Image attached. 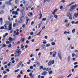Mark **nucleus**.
<instances>
[{
    "label": "nucleus",
    "instance_id": "338daca9",
    "mask_svg": "<svg viewBox=\"0 0 78 78\" xmlns=\"http://www.w3.org/2000/svg\"><path fill=\"white\" fill-rule=\"evenodd\" d=\"M26 44H28V43H29V41H28V40L26 41Z\"/></svg>",
    "mask_w": 78,
    "mask_h": 78
},
{
    "label": "nucleus",
    "instance_id": "052dcab7",
    "mask_svg": "<svg viewBox=\"0 0 78 78\" xmlns=\"http://www.w3.org/2000/svg\"><path fill=\"white\" fill-rule=\"evenodd\" d=\"M58 78H64V77L63 76H61L58 77Z\"/></svg>",
    "mask_w": 78,
    "mask_h": 78
},
{
    "label": "nucleus",
    "instance_id": "cd10ccee",
    "mask_svg": "<svg viewBox=\"0 0 78 78\" xmlns=\"http://www.w3.org/2000/svg\"><path fill=\"white\" fill-rule=\"evenodd\" d=\"M53 73V71H51L49 73V75H51V73Z\"/></svg>",
    "mask_w": 78,
    "mask_h": 78
},
{
    "label": "nucleus",
    "instance_id": "dca6fc26",
    "mask_svg": "<svg viewBox=\"0 0 78 78\" xmlns=\"http://www.w3.org/2000/svg\"><path fill=\"white\" fill-rule=\"evenodd\" d=\"M37 66H41V64L39 62H37Z\"/></svg>",
    "mask_w": 78,
    "mask_h": 78
},
{
    "label": "nucleus",
    "instance_id": "412c9836",
    "mask_svg": "<svg viewBox=\"0 0 78 78\" xmlns=\"http://www.w3.org/2000/svg\"><path fill=\"white\" fill-rule=\"evenodd\" d=\"M9 41L11 42V41H12V37H9Z\"/></svg>",
    "mask_w": 78,
    "mask_h": 78
},
{
    "label": "nucleus",
    "instance_id": "7ed1b4c3",
    "mask_svg": "<svg viewBox=\"0 0 78 78\" xmlns=\"http://www.w3.org/2000/svg\"><path fill=\"white\" fill-rule=\"evenodd\" d=\"M55 63V60H52V61L50 60L48 63V66H51L52 64H53Z\"/></svg>",
    "mask_w": 78,
    "mask_h": 78
},
{
    "label": "nucleus",
    "instance_id": "39448f33",
    "mask_svg": "<svg viewBox=\"0 0 78 78\" xmlns=\"http://www.w3.org/2000/svg\"><path fill=\"white\" fill-rule=\"evenodd\" d=\"M58 56L59 59H60V60H62V58H61V52L60 51L58 52Z\"/></svg>",
    "mask_w": 78,
    "mask_h": 78
},
{
    "label": "nucleus",
    "instance_id": "ddd939ff",
    "mask_svg": "<svg viewBox=\"0 0 78 78\" xmlns=\"http://www.w3.org/2000/svg\"><path fill=\"white\" fill-rule=\"evenodd\" d=\"M70 23H67L66 24L65 26L66 27H69V26H70Z\"/></svg>",
    "mask_w": 78,
    "mask_h": 78
},
{
    "label": "nucleus",
    "instance_id": "69168bd1",
    "mask_svg": "<svg viewBox=\"0 0 78 78\" xmlns=\"http://www.w3.org/2000/svg\"><path fill=\"white\" fill-rule=\"evenodd\" d=\"M31 42H34V39H32L31 41Z\"/></svg>",
    "mask_w": 78,
    "mask_h": 78
},
{
    "label": "nucleus",
    "instance_id": "37998d69",
    "mask_svg": "<svg viewBox=\"0 0 78 78\" xmlns=\"http://www.w3.org/2000/svg\"><path fill=\"white\" fill-rule=\"evenodd\" d=\"M8 19L9 20V21H11V19L10 18V16H9L8 17Z\"/></svg>",
    "mask_w": 78,
    "mask_h": 78
},
{
    "label": "nucleus",
    "instance_id": "0eeeda50",
    "mask_svg": "<svg viewBox=\"0 0 78 78\" xmlns=\"http://www.w3.org/2000/svg\"><path fill=\"white\" fill-rule=\"evenodd\" d=\"M41 47L42 48V49H44V50H46V48L45 47V44H42L41 45Z\"/></svg>",
    "mask_w": 78,
    "mask_h": 78
},
{
    "label": "nucleus",
    "instance_id": "72a5a7b5",
    "mask_svg": "<svg viewBox=\"0 0 78 78\" xmlns=\"http://www.w3.org/2000/svg\"><path fill=\"white\" fill-rule=\"evenodd\" d=\"M50 44H47L46 45V46L47 47H50Z\"/></svg>",
    "mask_w": 78,
    "mask_h": 78
},
{
    "label": "nucleus",
    "instance_id": "49530a36",
    "mask_svg": "<svg viewBox=\"0 0 78 78\" xmlns=\"http://www.w3.org/2000/svg\"><path fill=\"white\" fill-rule=\"evenodd\" d=\"M21 9L22 10H23V11H24V10H25V7H22L21 8Z\"/></svg>",
    "mask_w": 78,
    "mask_h": 78
},
{
    "label": "nucleus",
    "instance_id": "5fc2aeb1",
    "mask_svg": "<svg viewBox=\"0 0 78 78\" xmlns=\"http://www.w3.org/2000/svg\"><path fill=\"white\" fill-rule=\"evenodd\" d=\"M11 46H12V45H11V44H10L9 46H8V48H9L10 47H11Z\"/></svg>",
    "mask_w": 78,
    "mask_h": 78
},
{
    "label": "nucleus",
    "instance_id": "9b49d317",
    "mask_svg": "<svg viewBox=\"0 0 78 78\" xmlns=\"http://www.w3.org/2000/svg\"><path fill=\"white\" fill-rule=\"evenodd\" d=\"M64 34H70V32H67V31H65L64 32Z\"/></svg>",
    "mask_w": 78,
    "mask_h": 78
},
{
    "label": "nucleus",
    "instance_id": "8fccbe9b",
    "mask_svg": "<svg viewBox=\"0 0 78 78\" xmlns=\"http://www.w3.org/2000/svg\"><path fill=\"white\" fill-rule=\"evenodd\" d=\"M74 65H76L78 64V63L77 62H75L74 63Z\"/></svg>",
    "mask_w": 78,
    "mask_h": 78
},
{
    "label": "nucleus",
    "instance_id": "5701e85b",
    "mask_svg": "<svg viewBox=\"0 0 78 78\" xmlns=\"http://www.w3.org/2000/svg\"><path fill=\"white\" fill-rule=\"evenodd\" d=\"M39 68H40V70H42V69H43L44 67H43V66H41Z\"/></svg>",
    "mask_w": 78,
    "mask_h": 78
},
{
    "label": "nucleus",
    "instance_id": "4be33fe9",
    "mask_svg": "<svg viewBox=\"0 0 78 78\" xmlns=\"http://www.w3.org/2000/svg\"><path fill=\"white\" fill-rule=\"evenodd\" d=\"M24 41H25V38H23L21 40V41L22 42H24Z\"/></svg>",
    "mask_w": 78,
    "mask_h": 78
},
{
    "label": "nucleus",
    "instance_id": "c756f323",
    "mask_svg": "<svg viewBox=\"0 0 78 78\" xmlns=\"http://www.w3.org/2000/svg\"><path fill=\"white\" fill-rule=\"evenodd\" d=\"M15 15H18V12L17 11L15 12Z\"/></svg>",
    "mask_w": 78,
    "mask_h": 78
},
{
    "label": "nucleus",
    "instance_id": "79ce46f5",
    "mask_svg": "<svg viewBox=\"0 0 78 78\" xmlns=\"http://www.w3.org/2000/svg\"><path fill=\"white\" fill-rule=\"evenodd\" d=\"M34 24V22L32 21L31 23V25H33Z\"/></svg>",
    "mask_w": 78,
    "mask_h": 78
},
{
    "label": "nucleus",
    "instance_id": "4468645a",
    "mask_svg": "<svg viewBox=\"0 0 78 78\" xmlns=\"http://www.w3.org/2000/svg\"><path fill=\"white\" fill-rule=\"evenodd\" d=\"M0 22L1 23V25H2L3 23V19L2 18H0Z\"/></svg>",
    "mask_w": 78,
    "mask_h": 78
},
{
    "label": "nucleus",
    "instance_id": "bf43d9fd",
    "mask_svg": "<svg viewBox=\"0 0 78 78\" xmlns=\"http://www.w3.org/2000/svg\"><path fill=\"white\" fill-rule=\"evenodd\" d=\"M17 17V16H13V18H14V19L16 18Z\"/></svg>",
    "mask_w": 78,
    "mask_h": 78
},
{
    "label": "nucleus",
    "instance_id": "f3484780",
    "mask_svg": "<svg viewBox=\"0 0 78 78\" xmlns=\"http://www.w3.org/2000/svg\"><path fill=\"white\" fill-rule=\"evenodd\" d=\"M11 2L9 1V2H6L7 4V5H11Z\"/></svg>",
    "mask_w": 78,
    "mask_h": 78
},
{
    "label": "nucleus",
    "instance_id": "c9c22d12",
    "mask_svg": "<svg viewBox=\"0 0 78 78\" xmlns=\"http://www.w3.org/2000/svg\"><path fill=\"white\" fill-rule=\"evenodd\" d=\"M72 76V74H70L68 76H67V78H69L70 76Z\"/></svg>",
    "mask_w": 78,
    "mask_h": 78
},
{
    "label": "nucleus",
    "instance_id": "b1692460",
    "mask_svg": "<svg viewBox=\"0 0 78 78\" xmlns=\"http://www.w3.org/2000/svg\"><path fill=\"white\" fill-rule=\"evenodd\" d=\"M75 32V29H73L72 30V33H74Z\"/></svg>",
    "mask_w": 78,
    "mask_h": 78
},
{
    "label": "nucleus",
    "instance_id": "58836bf2",
    "mask_svg": "<svg viewBox=\"0 0 78 78\" xmlns=\"http://www.w3.org/2000/svg\"><path fill=\"white\" fill-rule=\"evenodd\" d=\"M55 18H57L58 17V16L56 15H55L54 16Z\"/></svg>",
    "mask_w": 78,
    "mask_h": 78
},
{
    "label": "nucleus",
    "instance_id": "473e14b6",
    "mask_svg": "<svg viewBox=\"0 0 78 78\" xmlns=\"http://www.w3.org/2000/svg\"><path fill=\"white\" fill-rule=\"evenodd\" d=\"M4 28L5 27H4L2 26L0 28V29L1 30H3V29H4Z\"/></svg>",
    "mask_w": 78,
    "mask_h": 78
},
{
    "label": "nucleus",
    "instance_id": "3c124183",
    "mask_svg": "<svg viewBox=\"0 0 78 78\" xmlns=\"http://www.w3.org/2000/svg\"><path fill=\"white\" fill-rule=\"evenodd\" d=\"M30 69H33V66H30Z\"/></svg>",
    "mask_w": 78,
    "mask_h": 78
},
{
    "label": "nucleus",
    "instance_id": "20e7f679",
    "mask_svg": "<svg viewBox=\"0 0 78 78\" xmlns=\"http://www.w3.org/2000/svg\"><path fill=\"white\" fill-rule=\"evenodd\" d=\"M29 76H30V78H34L35 76L34 75L32 74V73H30L29 74Z\"/></svg>",
    "mask_w": 78,
    "mask_h": 78
},
{
    "label": "nucleus",
    "instance_id": "1a4fd4ad",
    "mask_svg": "<svg viewBox=\"0 0 78 78\" xmlns=\"http://www.w3.org/2000/svg\"><path fill=\"white\" fill-rule=\"evenodd\" d=\"M12 24H10L9 26V30L10 31L11 30H12Z\"/></svg>",
    "mask_w": 78,
    "mask_h": 78
},
{
    "label": "nucleus",
    "instance_id": "f257e3e1",
    "mask_svg": "<svg viewBox=\"0 0 78 78\" xmlns=\"http://www.w3.org/2000/svg\"><path fill=\"white\" fill-rule=\"evenodd\" d=\"M78 4H75L74 5H72L70 7V9L71 10H74L76 8V7L78 6Z\"/></svg>",
    "mask_w": 78,
    "mask_h": 78
},
{
    "label": "nucleus",
    "instance_id": "774afa93",
    "mask_svg": "<svg viewBox=\"0 0 78 78\" xmlns=\"http://www.w3.org/2000/svg\"><path fill=\"white\" fill-rule=\"evenodd\" d=\"M21 76L20 75H19L18 76H17V78H20Z\"/></svg>",
    "mask_w": 78,
    "mask_h": 78
},
{
    "label": "nucleus",
    "instance_id": "a211bd4d",
    "mask_svg": "<svg viewBox=\"0 0 78 78\" xmlns=\"http://www.w3.org/2000/svg\"><path fill=\"white\" fill-rule=\"evenodd\" d=\"M70 61V56H69L68 58V61L69 62Z\"/></svg>",
    "mask_w": 78,
    "mask_h": 78
},
{
    "label": "nucleus",
    "instance_id": "de8ad7c7",
    "mask_svg": "<svg viewBox=\"0 0 78 78\" xmlns=\"http://www.w3.org/2000/svg\"><path fill=\"white\" fill-rule=\"evenodd\" d=\"M68 22V20H66L65 21V23H67Z\"/></svg>",
    "mask_w": 78,
    "mask_h": 78
},
{
    "label": "nucleus",
    "instance_id": "2f4dec72",
    "mask_svg": "<svg viewBox=\"0 0 78 78\" xmlns=\"http://www.w3.org/2000/svg\"><path fill=\"white\" fill-rule=\"evenodd\" d=\"M51 44L52 45H55V43L54 42L51 43Z\"/></svg>",
    "mask_w": 78,
    "mask_h": 78
},
{
    "label": "nucleus",
    "instance_id": "e2e57ef3",
    "mask_svg": "<svg viewBox=\"0 0 78 78\" xmlns=\"http://www.w3.org/2000/svg\"><path fill=\"white\" fill-rule=\"evenodd\" d=\"M71 70H72V72H74V69H72Z\"/></svg>",
    "mask_w": 78,
    "mask_h": 78
},
{
    "label": "nucleus",
    "instance_id": "c85d7f7f",
    "mask_svg": "<svg viewBox=\"0 0 78 78\" xmlns=\"http://www.w3.org/2000/svg\"><path fill=\"white\" fill-rule=\"evenodd\" d=\"M4 11L2 10L1 11V12H0V14H3V13H4Z\"/></svg>",
    "mask_w": 78,
    "mask_h": 78
},
{
    "label": "nucleus",
    "instance_id": "aec40b11",
    "mask_svg": "<svg viewBox=\"0 0 78 78\" xmlns=\"http://www.w3.org/2000/svg\"><path fill=\"white\" fill-rule=\"evenodd\" d=\"M23 16H21V17L20 19H23V18H24V17H25V16H24V15H23V14H22Z\"/></svg>",
    "mask_w": 78,
    "mask_h": 78
},
{
    "label": "nucleus",
    "instance_id": "603ef678",
    "mask_svg": "<svg viewBox=\"0 0 78 78\" xmlns=\"http://www.w3.org/2000/svg\"><path fill=\"white\" fill-rule=\"evenodd\" d=\"M43 43L44 44H47V42L46 41H44L43 42Z\"/></svg>",
    "mask_w": 78,
    "mask_h": 78
},
{
    "label": "nucleus",
    "instance_id": "6e6d98bb",
    "mask_svg": "<svg viewBox=\"0 0 78 78\" xmlns=\"http://www.w3.org/2000/svg\"><path fill=\"white\" fill-rule=\"evenodd\" d=\"M57 10H58V9H56L54 11V13L56 12V11H57Z\"/></svg>",
    "mask_w": 78,
    "mask_h": 78
},
{
    "label": "nucleus",
    "instance_id": "4c0bfd02",
    "mask_svg": "<svg viewBox=\"0 0 78 78\" xmlns=\"http://www.w3.org/2000/svg\"><path fill=\"white\" fill-rule=\"evenodd\" d=\"M75 54L73 53V54H72V56L73 57H74V56H75Z\"/></svg>",
    "mask_w": 78,
    "mask_h": 78
},
{
    "label": "nucleus",
    "instance_id": "f03ea898",
    "mask_svg": "<svg viewBox=\"0 0 78 78\" xmlns=\"http://www.w3.org/2000/svg\"><path fill=\"white\" fill-rule=\"evenodd\" d=\"M66 16L69 18L70 20H72V16L69 13H68L67 14Z\"/></svg>",
    "mask_w": 78,
    "mask_h": 78
},
{
    "label": "nucleus",
    "instance_id": "13d9d810",
    "mask_svg": "<svg viewBox=\"0 0 78 78\" xmlns=\"http://www.w3.org/2000/svg\"><path fill=\"white\" fill-rule=\"evenodd\" d=\"M78 65H76V66H74V68L75 69V68H76L78 67Z\"/></svg>",
    "mask_w": 78,
    "mask_h": 78
},
{
    "label": "nucleus",
    "instance_id": "4d7b16f0",
    "mask_svg": "<svg viewBox=\"0 0 78 78\" xmlns=\"http://www.w3.org/2000/svg\"><path fill=\"white\" fill-rule=\"evenodd\" d=\"M5 7V5H2V8L3 9H4Z\"/></svg>",
    "mask_w": 78,
    "mask_h": 78
},
{
    "label": "nucleus",
    "instance_id": "9d476101",
    "mask_svg": "<svg viewBox=\"0 0 78 78\" xmlns=\"http://www.w3.org/2000/svg\"><path fill=\"white\" fill-rule=\"evenodd\" d=\"M47 72L46 71H44L43 73H42V75L43 76H45L47 75Z\"/></svg>",
    "mask_w": 78,
    "mask_h": 78
},
{
    "label": "nucleus",
    "instance_id": "423d86ee",
    "mask_svg": "<svg viewBox=\"0 0 78 78\" xmlns=\"http://www.w3.org/2000/svg\"><path fill=\"white\" fill-rule=\"evenodd\" d=\"M22 61H21L18 63L17 66V68H19V67L21 66V64H22Z\"/></svg>",
    "mask_w": 78,
    "mask_h": 78
},
{
    "label": "nucleus",
    "instance_id": "0e129e2a",
    "mask_svg": "<svg viewBox=\"0 0 78 78\" xmlns=\"http://www.w3.org/2000/svg\"><path fill=\"white\" fill-rule=\"evenodd\" d=\"M53 52H54V55H56V53H57V52H55V51H53Z\"/></svg>",
    "mask_w": 78,
    "mask_h": 78
},
{
    "label": "nucleus",
    "instance_id": "f704fd0d",
    "mask_svg": "<svg viewBox=\"0 0 78 78\" xmlns=\"http://www.w3.org/2000/svg\"><path fill=\"white\" fill-rule=\"evenodd\" d=\"M24 47V46H23V45L22 44L21 46V48H23Z\"/></svg>",
    "mask_w": 78,
    "mask_h": 78
},
{
    "label": "nucleus",
    "instance_id": "c03bdc74",
    "mask_svg": "<svg viewBox=\"0 0 78 78\" xmlns=\"http://www.w3.org/2000/svg\"><path fill=\"white\" fill-rule=\"evenodd\" d=\"M61 2H62V3H65V2H66V1L62 0L61 1Z\"/></svg>",
    "mask_w": 78,
    "mask_h": 78
},
{
    "label": "nucleus",
    "instance_id": "09e8293b",
    "mask_svg": "<svg viewBox=\"0 0 78 78\" xmlns=\"http://www.w3.org/2000/svg\"><path fill=\"white\" fill-rule=\"evenodd\" d=\"M19 34V32H17L16 33V36H18Z\"/></svg>",
    "mask_w": 78,
    "mask_h": 78
},
{
    "label": "nucleus",
    "instance_id": "680f3d73",
    "mask_svg": "<svg viewBox=\"0 0 78 78\" xmlns=\"http://www.w3.org/2000/svg\"><path fill=\"white\" fill-rule=\"evenodd\" d=\"M39 49H37L35 50V51H39Z\"/></svg>",
    "mask_w": 78,
    "mask_h": 78
},
{
    "label": "nucleus",
    "instance_id": "6ab92c4d",
    "mask_svg": "<svg viewBox=\"0 0 78 78\" xmlns=\"http://www.w3.org/2000/svg\"><path fill=\"white\" fill-rule=\"evenodd\" d=\"M39 16H40V17L39 18V19H41V18H42V14H41V12H40V14L39 15Z\"/></svg>",
    "mask_w": 78,
    "mask_h": 78
},
{
    "label": "nucleus",
    "instance_id": "a19ab883",
    "mask_svg": "<svg viewBox=\"0 0 78 78\" xmlns=\"http://www.w3.org/2000/svg\"><path fill=\"white\" fill-rule=\"evenodd\" d=\"M7 77H8V75H5L3 78H7Z\"/></svg>",
    "mask_w": 78,
    "mask_h": 78
},
{
    "label": "nucleus",
    "instance_id": "a878e982",
    "mask_svg": "<svg viewBox=\"0 0 78 78\" xmlns=\"http://www.w3.org/2000/svg\"><path fill=\"white\" fill-rule=\"evenodd\" d=\"M19 70H20V69H18L17 70H15V71L14 72H15V73H16L17 72H19Z\"/></svg>",
    "mask_w": 78,
    "mask_h": 78
},
{
    "label": "nucleus",
    "instance_id": "e433bc0d",
    "mask_svg": "<svg viewBox=\"0 0 78 78\" xmlns=\"http://www.w3.org/2000/svg\"><path fill=\"white\" fill-rule=\"evenodd\" d=\"M47 20V19L45 18H44L42 19V20H43V21H45V20Z\"/></svg>",
    "mask_w": 78,
    "mask_h": 78
},
{
    "label": "nucleus",
    "instance_id": "ea45409f",
    "mask_svg": "<svg viewBox=\"0 0 78 78\" xmlns=\"http://www.w3.org/2000/svg\"><path fill=\"white\" fill-rule=\"evenodd\" d=\"M41 34V32H39V33H38V34L36 35V36H39V35H40Z\"/></svg>",
    "mask_w": 78,
    "mask_h": 78
},
{
    "label": "nucleus",
    "instance_id": "393cba45",
    "mask_svg": "<svg viewBox=\"0 0 78 78\" xmlns=\"http://www.w3.org/2000/svg\"><path fill=\"white\" fill-rule=\"evenodd\" d=\"M15 3L16 4H17V3H18V2H19V0H15Z\"/></svg>",
    "mask_w": 78,
    "mask_h": 78
},
{
    "label": "nucleus",
    "instance_id": "2eb2a0df",
    "mask_svg": "<svg viewBox=\"0 0 78 78\" xmlns=\"http://www.w3.org/2000/svg\"><path fill=\"white\" fill-rule=\"evenodd\" d=\"M23 22V19H20V20L18 21V22L20 23H22Z\"/></svg>",
    "mask_w": 78,
    "mask_h": 78
},
{
    "label": "nucleus",
    "instance_id": "7c9ffc66",
    "mask_svg": "<svg viewBox=\"0 0 78 78\" xmlns=\"http://www.w3.org/2000/svg\"><path fill=\"white\" fill-rule=\"evenodd\" d=\"M6 44H10V42H9V41H7L6 42Z\"/></svg>",
    "mask_w": 78,
    "mask_h": 78
},
{
    "label": "nucleus",
    "instance_id": "6e6552de",
    "mask_svg": "<svg viewBox=\"0 0 78 78\" xmlns=\"http://www.w3.org/2000/svg\"><path fill=\"white\" fill-rule=\"evenodd\" d=\"M22 51H20V50H16V51L15 52V54H20V53H21Z\"/></svg>",
    "mask_w": 78,
    "mask_h": 78
},
{
    "label": "nucleus",
    "instance_id": "f8f14e48",
    "mask_svg": "<svg viewBox=\"0 0 78 78\" xmlns=\"http://www.w3.org/2000/svg\"><path fill=\"white\" fill-rule=\"evenodd\" d=\"M16 55L15 56V57H16V58H18V57H19V56H20V54H17V53Z\"/></svg>",
    "mask_w": 78,
    "mask_h": 78
},
{
    "label": "nucleus",
    "instance_id": "a18cd8bd",
    "mask_svg": "<svg viewBox=\"0 0 78 78\" xmlns=\"http://www.w3.org/2000/svg\"><path fill=\"white\" fill-rule=\"evenodd\" d=\"M75 21H73L71 22V23L72 24H74V23H75Z\"/></svg>",
    "mask_w": 78,
    "mask_h": 78
},
{
    "label": "nucleus",
    "instance_id": "864d4df0",
    "mask_svg": "<svg viewBox=\"0 0 78 78\" xmlns=\"http://www.w3.org/2000/svg\"><path fill=\"white\" fill-rule=\"evenodd\" d=\"M63 8V6L62 5L60 7V9H62Z\"/></svg>",
    "mask_w": 78,
    "mask_h": 78
},
{
    "label": "nucleus",
    "instance_id": "bb28decb",
    "mask_svg": "<svg viewBox=\"0 0 78 78\" xmlns=\"http://www.w3.org/2000/svg\"><path fill=\"white\" fill-rule=\"evenodd\" d=\"M2 47H6V45L5 44H3Z\"/></svg>",
    "mask_w": 78,
    "mask_h": 78
}]
</instances>
